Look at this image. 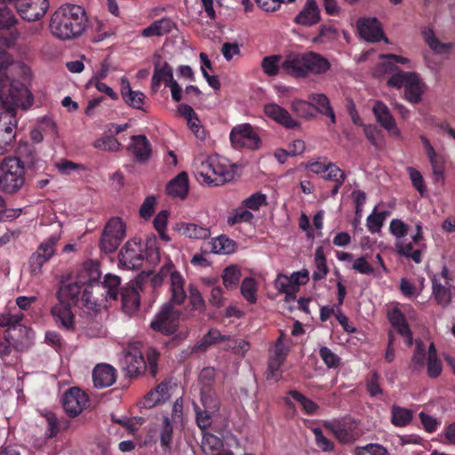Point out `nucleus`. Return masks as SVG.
<instances>
[{
	"instance_id": "f257e3e1",
	"label": "nucleus",
	"mask_w": 455,
	"mask_h": 455,
	"mask_svg": "<svg viewBox=\"0 0 455 455\" xmlns=\"http://www.w3.org/2000/svg\"><path fill=\"white\" fill-rule=\"evenodd\" d=\"M99 276L97 266L91 263L90 267L84 266L78 276H67L60 281L56 291L58 303L51 309V314L59 327L66 331H74L73 307H85L90 310L96 307L97 299L92 296V293L93 283Z\"/></svg>"
},
{
	"instance_id": "cd10ccee",
	"label": "nucleus",
	"mask_w": 455,
	"mask_h": 455,
	"mask_svg": "<svg viewBox=\"0 0 455 455\" xmlns=\"http://www.w3.org/2000/svg\"><path fill=\"white\" fill-rule=\"evenodd\" d=\"M308 100L313 105V111L330 118L331 124H336V116L331 106L329 98L323 93H311Z\"/></svg>"
},
{
	"instance_id": "49530a36",
	"label": "nucleus",
	"mask_w": 455,
	"mask_h": 455,
	"mask_svg": "<svg viewBox=\"0 0 455 455\" xmlns=\"http://www.w3.org/2000/svg\"><path fill=\"white\" fill-rule=\"evenodd\" d=\"M389 212L387 211H383L380 212H373L371 215L367 217L366 226L368 230L371 233H377L382 228L386 218L388 216Z\"/></svg>"
},
{
	"instance_id": "9b49d317",
	"label": "nucleus",
	"mask_w": 455,
	"mask_h": 455,
	"mask_svg": "<svg viewBox=\"0 0 455 455\" xmlns=\"http://www.w3.org/2000/svg\"><path fill=\"white\" fill-rule=\"evenodd\" d=\"M229 138L232 146L236 149L246 148L256 150L261 145L260 137L250 124H242L233 127Z\"/></svg>"
},
{
	"instance_id": "f704fd0d",
	"label": "nucleus",
	"mask_w": 455,
	"mask_h": 455,
	"mask_svg": "<svg viewBox=\"0 0 455 455\" xmlns=\"http://www.w3.org/2000/svg\"><path fill=\"white\" fill-rule=\"evenodd\" d=\"M422 36L426 44L435 53H443L452 48L451 43H442L435 36L433 28H425L422 31Z\"/></svg>"
},
{
	"instance_id": "774afa93",
	"label": "nucleus",
	"mask_w": 455,
	"mask_h": 455,
	"mask_svg": "<svg viewBox=\"0 0 455 455\" xmlns=\"http://www.w3.org/2000/svg\"><path fill=\"white\" fill-rule=\"evenodd\" d=\"M156 197L154 196H148L144 200L143 204L140 208V215L144 220H148L152 217L155 212Z\"/></svg>"
},
{
	"instance_id": "de8ad7c7",
	"label": "nucleus",
	"mask_w": 455,
	"mask_h": 455,
	"mask_svg": "<svg viewBox=\"0 0 455 455\" xmlns=\"http://www.w3.org/2000/svg\"><path fill=\"white\" fill-rule=\"evenodd\" d=\"M168 215L169 212L166 210H163L156 214L153 221L154 228L158 232L160 238L165 242L170 241V237L166 234Z\"/></svg>"
},
{
	"instance_id": "0eeeda50",
	"label": "nucleus",
	"mask_w": 455,
	"mask_h": 455,
	"mask_svg": "<svg viewBox=\"0 0 455 455\" xmlns=\"http://www.w3.org/2000/svg\"><path fill=\"white\" fill-rule=\"evenodd\" d=\"M387 85L403 87L405 99L412 104H419L422 100L425 84L415 72L398 70L389 77Z\"/></svg>"
},
{
	"instance_id": "5701e85b",
	"label": "nucleus",
	"mask_w": 455,
	"mask_h": 455,
	"mask_svg": "<svg viewBox=\"0 0 455 455\" xmlns=\"http://www.w3.org/2000/svg\"><path fill=\"white\" fill-rule=\"evenodd\" d=\"M116 379V370L107 363L97 364L92 371L93 385L97 388L112 386Z\"/></svg>"
},
{
	"instance_id": "c03bdc74",
	"label": "nucleus",
	"mask_w": 455,
	"mask_h": 455,
	"mask_svg": "<svg viewBox=\"0 0 455 455\" xmlns=\"http://www.w3.org/2000/svg\"><path fill=\"white\" fill-rule=\"evenodd\" d=\"M392 423L396 427H404L408 425L411 419L412 413L409 409L402 408L399 406H393L392 408Z\"/></svg>"
},
{
	"instance_id": "7ed1b4c3",
	"label": "nucleus",
	"mask_w": 455,
	"mask_h": 455,
	"mask_svg": "<svg viewBox=\"0 0 455 455\" xmlns=\"http://www.w3.org/2000/svg\"><path fill=\"white\" fill-rule=\"evenodd\" d=\"M87 26L88 18L85 10L80 5L72 4L60 6L50 20L51 32L61 40L81 36Z\"/></svg>"
},
{
	"instance_id": "338daca9",
	"label": "nucleus",
	"mask_w": 455,
	"mask_h": 455,
	"mask_svg": "<svg viewBox=\"0 0 455 455\" xmlns=\"http://www.w3.org/2000/svg\"><path fill=\"white\" fill-rule=\"evenodd\" d=\"M189 303L191 304L193 309L195 310H203L205 307L204 300L199 291V290L194 286H189Z\"/></svg>"
},
{
	"instance_id": "58836bf2",
	"label": "nucleus",
	"mask_w": 455,
	"mask_h": 455,
	"mask_svg": "<svg viewBox=\"0 0 455 455\" xmlns=\"http://www.w3.org/2000/svg\"><path fill=\"white\" fill-rule=\"evenodd\" d=\"M315 261L316 270L313 272L312 278L314 281H320L323 279L329 272V268L326 263V257L322 247H318L315 250Z\"/></svg>"
},
{
	"instance_id": "7c9ffc66",
	"label": "nucleus",
	"mask_w": 455,
	"mask_h": 455,
	"mask_svg": "<svg viewBox=\"0 0 455 455\" xmlns=\"http://www.w3.org/2000/svg\"><path fill=\"white\" fill-rule=\"evenodd\" d=\"M176 230L180 235L191 239H206L211 235L208 228L195 223L179 222L176 224Z\"/></svg>"
},
{
	"instance_id": "9d476101",
	"label": "nucleus",
	"mask_w": 455,
	"mask_h": 455,
	"mask_svg": "<svg viewBox=\"0 0 455 455\" xmlns=\"http://www.w3.org/2000/svg\"><path fill=\"white\" fill-rule=\"evenodd\" d=\"M173 302L164 304L150 323L153 331L169 336L179 328L180 311L174 307Z\"/></svg>"
},
{
	"instance_id": "6ab92c4d",
	"label": "nucleus",
	"mask_w": 455,
	"mask_h": 455,
	"mask_svg": "<svg viewBox=\"0 0 455 455\" xmlns=\"http://www.w3.org/2000/svg\"><path fill=\"white\" fill-rule=\"evenodd\" d=\"M265 115L286 129L300 127L299 122L294 120L291 114L276 103H268L264 107Z\"/></svg>"
},
{
	"instance_id": "69168bd1",
	"label": "nucleus",
	"mask_w": 455,
	"mask_h": 455,
	"mask_svg": "<svg viewBox=\"0 0 455 455\" xmlns=\"http://www.w3.org/2000/svg\"><path fill=\"white\" fill-rule=\"evenodd\" d=\"M285 360L277 358L275 356H271L267 364V379H275L278 380L281 378V373H279L280 367L284 363Z\"/></svg>"
},
{
	"instance_id": "4468645a",
	"label": "nucleus",
	"mask_w": 455,
	"mask_h": 455,
	"mask_svg": "<svg viewBox=\"0 0 455 455\" xmlns=\"http://www.w3.org/2000/svg\"><path fill=\"white\" fill-rule=\"evenodd\" d=\"M88 402L86 394L78 387H71L63 394L62 406L69 417L77 416Z\"/></svg>"
},
{
	"instance_id": "a19ab883",
	"label": "nucleus",
	"mask_w": 455,
	"mask_h": 455,
	"mask_svg": "<svg viewBox=\"0 0 455 455\" xmlns=\"http://www.w3.org/2000/svg\"><path fill=\"white\" fill-rule=\"evenodd\" d=\"M291 110L297 115V116L311 119L315 116V112L313 111V105L311 101H306L302 100H294L291 105Z\"/></svg>"
},
{
	"instance_id": "8fccbe9b",
	"label": "nucleus",
	"mask_w": 455,
	"mask_h": 455,
	"mask_svg": "<svg viewBox=\"0 0 455 455\" xmlns=\"http://www.w3.org/2000/svg\"><path fill=\"white\" fill-rule=\"evenodd\" d=\"M47 421L46 435L48 438L55 437L62 428V422L57 418L56 414L52 411L46 412L44 415ZM65 425L63 428H66Z\"/></svg>"
},
{
	"instance_id": "473e14b6",
	"label": "nucleus",
	"mask_w": 455,
	"mask_h": 455,
	"mask_svg": "<svg viewBox=\"0 0 455 455\" xmlns=\"http://www.w3.org/2000/svg\"><path fill=\"white\" fill-rule=\"evenodd\" d=\"M8 159H15L19 161L20 166L25 169L33 168L37 161L36 152L34 147L29 145H22L19 147L18 156L7 157Z\"/></svg>"
},
{
	"instance_id": "680f3d73",
	"label": "nucleus",
	"mask_w": 455,
	"mask_h": 455,
	"mask_svg": "<svg viewBox=\"0 0 455 455\" xmlns=\"http://www.w3.org/2000/svg\"><path fill=\"white\" fill-rule=\"evenodd\" d=\"M331 432L341 443H348L352 440V432L345 424L338 423L335 426L329 427Z\"/></svg>"
},
{
	"instance_id": "09e8293b",
	"label": "nucleus",
	"mask_w": 455,
	"mask_h": 455,
	"mask_svg": "<svg viewBox=\"0 0 455 455\" xmlns=\"http://www.w3.org/2000/svg\"><path fill=\"white\" fill-rule=\"evenodd\" d=\"M93 146L100 150L116 152L120 149L121 144L113 135H109L96 140Z\"/></svg>"
},
{
	"instance_id": "f3484780",
	"label": "nucleus",
	"mask_w": 455,
	"mask_h": 455,
	"mask_svg": "<svg viewBox=\"0 0 455 455\" xmlns=\"http://www.w3.org/2000/svg\"><path fill=\"white\" fill-rule=\"evenodd\" d=\"M372 112L376 121L381 127L387 130L391 136L395 138L402 136V132L396 125L395 119L384 102L377 100L372 107Z\"/></svg>"
},
{
	"instance_id": "4d7b16f0",
	"label": "nucleus",
	"mask_w": 455,
	"mask_h": 455,
	"mask_svg": "<svg viewBox=\"0 0 455 455\" xmlns=\"http://www.w3.org/2000/svg\"><path fill=\"white\" fill-rule=\"evenodd\" d=\"M24 315L21 312H18L16 314L2 313L0 314V327H9L13 328L20 324V323L23 320Z\"/></svg>"
},
{
	"instance_id": "c9c22d12",
	"label": "nucleus",
	"mask_w": 455,
	"mask_h": 455,
	"mask_svg": "<svg viewBox=\"0 0 455 455\" xmlns=\"http://www.w3.org/2000/svg\"><path fill=\"white\" fill-rule=\"evenodd\" d=\"M283 57L280 54L266 56L261 60V68L268 76H277L283 71Z\"/></svg>"
},
{
	"instance_id": "e2e57ef3",
	"label": "nucleus",
	"mask_w": 455,
	"mask_h": 455,
	"mask_svg": "<svg viewBox=\"0 0 455 455\" xmlns=\"http://www.w3.org/2000/svg\"><path fill=\"white\" fill-rule=\"evenodd\" d=\"M316 445L323 451H331L334 449V443L323 435L321 428L313 429Z\"/></svg>"
},
{
	"instance_id": "72a5a7b5",
	"label": "nucleus",
	"mask_w": 455,
	"mask_h": 455,
	"mask_svg": "<svg viewBox=\"0 0 455 455\" xmlns=\"http://www.w3.org/2000/svg\"><path fill=\"white\" fill-rule=\"evenodd\" d=\"M451 284H443L438 282L435 276L432 279V290L434 298L436 303L443 307H447L451 301Z\"/></svg>"
},
{
	"instance_id": "bb28decb",
	"label": "nucleus",
	"mask_w": 455,
	"mask_h": 455,
	"mask_svg": "<svg viewBox=\"0 0 455 455\" xmlns=\"http://www.w3.org/2000/svg\"><path fill=\"white\" fill-rule=\"evenodd\" d=\"M174 437L173 422L169 416H164L159 429L160 447L164 454H170Z\"/></svg>"
},
{
	"instance_id": "4be33fe9",
	"label": "nucleus",
	"mask_w": 455,
	"mask_h": 455,
	"mask_svg": "<svg viewBox=\"0 0 455 455\" xmlns=\"http://www.w3.org/2000/svg\"><path fill=\"white\" fill-rule=\"evenodd\" d=\"M387 319L396 331L404 338L407 346H411L413 342L412 332L406 322L403 313L398 307H395L387 311Z\"/></svg>"
},
{
	"instance_id": "864d4df0",
	"label": "nucleus",
	"mask_w": 455,
	"mask_h": 455,
	"mask_svg": "<svg viewBox=\"0 0 455 455\" xmlns=\"http://www.w3.org/2000/svg\"><path fill=\"white\" fill-rule=\"evenodd\" d=\"M319 355L328 368H338L340 364V357L327 347L319 349Z\"/></svg>"
},
{
	"instance_id": "bf43d9fd",
	"label": "nucleus",
	"mask_w": 455,
	"mask_h": 455,
	"mask_svg": "<svg viewBox=\"0 0 455 455\" xmlns=\"http://www.w3.org/2000/svg\"><path fill=\"white\" fill-rule=\"evenodd\" d=\"M355 455H388V452L380 444L370 443L363 447H356Z\"/></svg>"
},
{
	"instance_id": "c85d7f7f",
	"label": "nucleus",
	"mask_w": 455,
	"mask_h": 455,
	"mask_svg": "<svg viewBox=\"0 0 455 455\" xmlns=\"http://www.w3.org/2000/svg\"><path fill=\"white\" fill-rule=\"evenodd\" d=\"M175 28V23L170 18H162L155 20L141 31L144 37L162 36L169 34Z\"/></svg>"
},
{
	"instance_id": "4c0bfd02",
	"label": "nucleus",
	"mask_w": 455,
	"mask_h": 455,
	"mask_svg": "<svg viewBox=\"0 0 455 455\" xmlns=\"http://www.w3.org/2000/svg\"><path fill=\"white\" fill-rule=\"evenodd\" d=\"M427 352L425 345L419 341L416 343V347L411 356L409 368L411 371L416 372L421 371L426 363Z\"/></svg>"
},
{
	"instance_id": "20e7f679",
	"label": "nucleus",
	"mask_w": 455,
	"mask_h": 455,
	"mask_svg": "<svg viewBox=\"0 0 455 455\" xmlns=\"http://www.w3.org/2000/svg\"><path fill=\"white\" fill-rule=\"evenodd\" d=\"M283 73L294 78H306L308 75H322L330 68V61L315 52H291L282 61Z\"/></svg>"
},
{
	"instance_id": "79ce46f5",
	"label": "nucleus",
	"mask_w": 455,
	"mask_h": 455,
	"mask_svg": "<svg viewBox=\"0 0 455 455\" xmlns=\"http://www.w3.org/2000/svg\"><path fill=\"white\" fill-rule=\"evenodd\" d=\"M289 395L297 401L302 407L304 412L307 415H313L316 412L319 406L316 403L307 398L297 390L289 391Z\"/></svg>"
},
{
	"instance_id": "5fc2aeb1",
	"label": "nucleus",
	"mask_w": 455,
	"mask_h": 455,
	"mask_svg": "<svg viewBox=\"0 0 455 455\" xmlns=\"http://www.w3.org/2000/svg\"><path fill=\"white\" fill-rule=\"evenodd\" d=\"M15 137L16 132L12 131L10 127L5 128L4 132H0V156L9 151V148L15 140Z\"/></svg>"
},
{
	"instance_id": "a18cd8bd",
	"label": "nucleus",
	"mask_w": 455,
	"mask_h": 455,
	"mask_svg": "<svg viewBox=\"0 0 455 455\" xmlns=\"http://www.w3.org/2000/svg\"><path fill=\"white\" fill-rule=\"evenodd\" d=\"M257 285L252 277H245L241 284V293L243 297L250 303L254 304L257 301Z\"/></svg>"
},
{
	"instance_id": "c756f323",
	"label": "nucleus",
	"mask_w": 455,
	"mask_h": 455,
	"mask_svg": "<svg viewBox=\"0 0 455 455\" xmlns=\"http://www.w3.org/2000/svg\"><path fill=\"white\" fill-rule=\"evenodd\" d=\"M188 176L187 172H182L168 183L166 191L171 196L184 199L188 195Z\"/></svg>"
},
{
	"instance_id": "0e129e2a",
	"label": "nucleus",
	"mask_w": 455,
	"mask_h": 455,
	"mask_svg": "<svg viewBox=\"0 0 455 455\" xmlns=\"http://www.w3.org/2000/svg\"><path fill=\"white\" fill-rule=\"evenodd\" d=\"M201 403L203 409H208L213 412H218L220 408L219 399L215 395L205 393L204 391L201 392Z\"/></svg>"
},
{
	"instance_id": "f03ea898",
	"label": "nucleus",
	"mask_w": 455,
	"mask_h": 455,
	"mask_svg": "<svg viewBox=\"0 0 455 455\" xmlns=\"http://www.w3.org/2000/svg\"><path fill=\"white\" fill-rule=\"evenodd\" d=\"M11 63L10 54L0 52V132H4L7 127L16 132V110L23 105L21 97L27 96L29 105L33 101L32 94L23 84H16L8 77L7 68Z\"/></svg>"
},
{
	"instance_id": "2f4dec72",
	"label": "nucleus",
	"mask_w": 455,
	"mask_h": 455,
	"mask_svg": "<svg viewBox=\"0 0 455 455\" xmlns=\"http://www.w3.org/2000/svg\"><path fill=\"white\" fill-rule=\"evenodd\" d=\"M99 278L100 276L96 279V283H93V287L95 285L98 288L102 287L106 292V299L116 300L121 284L120 277L116 275L107 274L101 283L98 282Z\"/></svg>"
},
{
	"instance_id": "13d9d810",
	"label": "nucleus",
	"mask_w": 455,
	"mask_h": 455,
	"mask_svg": "<svg viewBox=\"0 0 455 455\" xmlns=\"http://www.w3.org/2000/svg\"><path fill=\"white\" fill-rule=\"evenodd\" d=\"M379 374L373 371L366 379V389L371 396H376L382 394V389L379 385Z\"/></svg>"
},
{
	"instance_id": "aec40b11",
	"label": "nucleus",
	"mask_w": 455,
	"mask_h": 455,
	"mask_svg": "<svg viewBox=\"0 0 455 455\" xmlns=\"http://www.w3.org/2000/svg\"><path fill=\"white\" fill-rule=\"evenodd\" d=\"M357 27L361 36L368 42L387 40L377 18L360 19L357 21Z\"/></svg>"
},
{
	"instance_id": "052dcab7",
	"label": "nucleus",
	"mask_w": 455,
	"mask_h": 455,
	"mask_svg": "<svg viewBox=\"0 0 455 455\" xmlns=\"http://www.w3.org/2000/svg\"><path fill=\"white\" fill-rule=\"evenodd\" d=\"M337 36V30L333 26L322 25L319 28L318 36L314 39L315 43L323 44L335 39Z\"/></svg>"
},
{
	"instance_id": "ea45409f",
	"label": "nucleus",
	"mask_w": 455,
	"mask_h": 455,
	"mask_svg": "<svg viewBox=\"0 0 455 455\" xmlns=\"http://www.w3.org/2000/svg\"><path fill=\"white\" fill-rule=\"evenodd\" d=\"M193 407L196 413V425L203 432H204L212 426V417L216 412H213L208 409H202L196 403H193Z\"/></svg>"
},
{
	"instance_id": "a878e982",
	"label": "nucleus",
	"mask_w": 455,
	"mask_h": 455,
	"mask_svg": "<svg viewBox=\"0 0 455 455\" xmlns=\"http://www.w3.org/2000/svg\"><path fill=\"white\" fill-rule=\"evenodd\" d=\"M132 151L135 160L140 163L147 162L152 153L151 144L145 135H134L132 137Z\"/></svg>"
},
{
	"instance_id": "412c9836",
	"label": "nucleus",
	"mask_w": 455,
	"mask_h": 455,
	"mask_svg": "<svg viewBox=\"0 0 455 455\" xmlns=\"http://www.w3.org/2000/svg\"><path fill=\"white\" fill-rule=\"evenodd\" d=\"M161 55L156 53L153 57L154 74L152 76V88L157 90L162 82L165 85L173 81V71L172 66L167 62H161Z\"/></svg>"
},
{
	"instance_id": "3c124183",
	"label": "nucleus",
	"mask_w": 455,
	"mask_h": 455,
	"mask_svg": "<svg viewBox=\"0 0 455 455\" xmlns=\"http://www.w3.org/2000/svg\"><path fill=\"white\" fill-rule=\"evenodd\" d=\"M228 336L221 335L217 329H211L202 339L199 348L205 349L220 341H227Z\"/></svg>"
},
{
	"instance_id": "2eb2a0df",
	"label": "nucleus",
	"mask_w": 455,
	"mask_h": 455,
	"mask_svg": "<svg viewBox=\"0 0 455 455\" xmlns=\"http://www.w3.org/2000/svg\"><path fill=\"white\" fill-rule=\"evenodd\" d=\"M419 139L424 147L425 153L428 158V161L431 164L434 181L436 183L443 182L445 172L444 156L441 154L436 153L434 147L431 145L430 140L425 135H420Z\"/></svg>"
},
{
	"instance_id": "6e6d98bb",
	"label": "nucleus",
	"mask_w": 455,
	"mask_h": 455,
	"mask_svg": "<svg viewBox=\"0 0 455 455\" xmlns=\"http://www.w3.org/2000/svg\"><path fill=\"white\" fill-rule=\"evenodd\" d=\"M243 204L246 209L257 211L260 206L267 204V196L265 194L257 192L246 198Z\"/></svg>"
},
{
	"instance_id": "f8f14e48",
	"label": "nucleus",
	"mask_w": 455,
	"mask_h": 455,
	"mask_svg": "<svg viewBox=\"0 0 455 455\" xmlns=\"http://www.w3.org/2000/svg\"><path fill=\"white\" fill-rule=\"evenodd\" d=\"M59 236L52 235L43 242L34 252L29 259L28 266L30 273L33 275L41 274L43 266L50 260L56 251V245L59 241Z\"/></svg>"
},
{
	"instance_id": "b1692460",
	"label": "nucleus",
	"mask_w": 455,
	"mask_h": 455,
	"mask_svg": "<svg viewBox=\"0 0 455 455\" xmlns=\"http://www.w3.org/2000/svg\"><path fill=\"white\" fill-rule=\"evenodd\" d=\"M320 19V10L316 0H307L302 10L294 18V22L298 25L311 27L318 23Z\"/></svg>"
},
{
	"instance_id": "603ef678",
	"label": "nucleus",
	"mask_w": 455,
	"mask_h": 455,
	"mask_svg": "<svg viewBox=\"0 0 455 455\" xmlns=\"http://www.w3.org/2000/svg\"><path fill=\"white\" fill-rule=\"evenodd\" d=\"M407 172L410 176L413 188L419 193L421 196H424L426 195L427 188L420 172L413 167H407Z\"/></svg>"
},
{
	"instance_id": "423d86ee",
	"label": "nucleus",
	"mask_w": 455,
	"mask_h": 455,
	"mask_svg": "<svg viewBox=\"0 0 455 455\" xmlns=\"http://www.w3.org/2000/svg\"><path fill=\"white\" fill-rule=\"evenodd\" d=\"M160 353L154 347L147 348L144 354L136 349L129 350L124 358V368L131 377L139 376L145 371L155 378L158 372Z\"/></svg>"
},
{
	"instance_id": "e433bc0d",
	"label": "nucleus",
	"mask_w": 455,
	"mask_h": 455,
	"mask_svg": "<svg viewBox=\"0 0 455 455\" xmlns=\"http://www.w3.org/2000/svg\"><path fill=\"white\" fill-rule=\"evenodd\" d=\"M235 243L226 235L212 240V251L219 254H230L235 251Z\"/></svg>"
},
{
	"instance_id": "a211bd4d",
	"label": "nucleus",
	"mask_w": 455,
	"mask_h": 455,
	"mask_svg": "<svg viewBox=\"0 0 455 455\" xmlns=\"http://www.w3.org/2000/svg\"><path fill=\"white\" fill-rule=\"evenodd\" d=\"M172 266L162 267L158 274H161L162 279H164L168 274H170V290L172 292V302L176 305H180L184 302L187 298L186 291L184 290L185 280L180 273L178 271H172Z\"/></svg>"
},
{
	"instance_id": "6e6552de",
	"label": "nucleus",
	"mask_w": 455,
	"mask_h": 455,
	"mask_svg": "<svg viewBox=\"0 0 455 455\" xmlns=\"http://www.w3.org/2000/svg\"><path fill=\"white\" fill-rule=\"evenodd\" d=\"M24 174L18 160L5 158L0 166V188L8 194L17 192L25 182Z\"/></svg>"
},
{
	"instance_id": "393cba45",
	"label": "nucleus",
	"mask_w": 455,
	"mask_h": 455,
	"mask_svg": "<svg viewBox=\"0 0 455 455\" xmlns=\"http://www.w3.org/2000/svg\"><path fill=\"white\" fill-rule=\"evenodd\" d=\"M122 308L126 314L135 312L140 304L138 288L132 283L120 289Z\"/></svg>"
},
{
	"instance_id": "1a4fd4ad",
	"label": "nucleus",
	"mask_w": 455,
	"mask_h": 455,
	"mask_svg": "<svg viewBox=\"0 0 455 455\" xmlns=\"http://www.w3.org/2000/svg\"><path fill=\"white\" fill-rule=\"evenodd\" d=\"M125 229L126 226L120 218L110 219L102 231L100 251L107 254L115 252L125 236Z\"/></svg>"
},
{
	"instance_id": "37998d69",
	"label": "nucleus",
	"mask_w": 455,
	"mask_h": 455,
	"mask_svg": "<svg viewBox=\"0 0 455 455\" xmlns=\"http://www.w3.org/2000/svg\"><path fill=\"white\" fill-rule=\"evenodd\" d=\"M241 271L236 266L227 267L222 275V280L228 290H233L238 285Z\"/></svg>"
},
{
	"instance_id": "39448f33",
	"label": "nucleus",
	"mask_w": 455,
	"mask_h": 455,
	"mask_svg": "<svg viewBox=\"0 0 455 455\" xmlns=\"http://www.w3.org/2000/svg\"><path fill=\"white\" fill-rule=\"evenodd\" d=\"M196 174L207 184L220 186L231 181L235 173V165L219 155L201 156L194 163Z\"/></svg>"
},
{
	"instance_id": "dca6fc26",
	"label": "nucleus",
	"mask_w": 455,
	"mask_h": 455,
	"mask_svg": "<svg viewBox=\"0 0 455 455\" xmlns=\"http://www.w3.org/2000/svg\"><path fill=\"white\" fill-rule=\"evenodd\" d=\"M119 263L129 269H135L141 267L143 255L141 253L140 243L135 239L127 241L118 254Z\"/></svg>"
},
{
	"instance_id": "ddd939ff",
	"label": "nucleus",
	"mask_w": 455,
	"mask_h": 455,
	"mask_svg": "<svg viewBox=\"0 0 455 455\" xmlns=\"http://www.w3.org/2000/svg\"><path fill=\"white\" fill-rule=\"evenodd\" d=\"M16 10L28 21L40 20L49 8L48 0H17Z\"/></svg>"
}]
</instances>
